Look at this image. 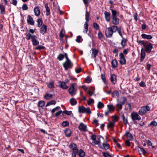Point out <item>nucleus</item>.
Listing matches in <instances>:
<instances>
[{"instance_id": "f257e3e1", "label": "nucleus", "mask_w": 157, "mask_h": 157, "mask_svg": "<svg viewBox=\"0 0 157 157\" xmlns=\"http://www.w3.org/2000/svg\"><path fill=\"white\" fill-rule=\"evenodd\" d=\"M137 42L139 44L143 45L146 52L147 53L150 52L153 48V44L146 40H137Z\"/></svg>"}, {"instance_id": "f03ea898", "label": "nucleus", "mask_w": 157, "mask_h": 157, "mask_svg": "<svg viewBox=\"0 0 157 157\" xmlns=\"http://www.w3.org/2000/svg\"><path fill=\"white\" fill-rule=\"evenodd\" d=\"M69 147L73 151L72 153V157H76V154L78 152V149L76 145L74 143H72L69 145Z\"/></svg>"}, {"instance_id": "7ed1b4c3", "label": "nucleus", "mask_w": 157, "mask_h": 157, "mask_svg": "<svg viewBox=\"0 0 157 157\" xmlns=\"http://www.w3.org/2000/svg\"><path fill=\"white\" fill-rule=\"evenodd\" d=\"M150 109L148 105L141 107L139 111V114L140 115L144 114L147 111L150 110Z\"/></svg>"}, {"instance_id": "20e7f679", "label": "nucleus", "mask_w": 157, "mask_h": 157, "mask_svg": "<svg viewBox=\"0 0 157 157\" xmlns=\"http://www.w3.org/2000/svg\"><path fill=\"white\" fill-rule=\"evenodd\" d=\"M117 31H118L119 35L122 38V40L121 42V44L122 46V47L124 48L126 44V40L125 39H124L123 37L122 34L121 33V27H120L118 28Z\"/></svg>"}, {"instance_id": "39448f33", "label": "nucleus", "mask_w": 157, "mask_h": 157, "mask_svg": "<svg viewBox=\"0 0 157 157\" xmlns=\"http://www.w3.org/2000/svg\"><path fill=\"white\" fill-rule=\"evenodd\" d=\"M119 56L120 57L119 60L120 63L122 65L125 64L126 63V60L123 53L121 52L119 54Z\"/></svg>"}, {"instance_id": "423d86ee", "label": "nucleus", "mask_w": 157, "mask_h": 157, "mask_svg": "<svg viewBox=\"0 0 157 157\" xmlns=\"http://www.w3.org/2000/svg\"><path fill=\"white\" fill-rule=\"evenodd\" d=\"M76 83L72 84L70 87L68 91L70 94L73 96L75 94L76 90L75 89V86L76 85Z\"/></svg>"}, {"instance_id": "0eeeda50", "label": "nucleus", "mask_w": 157, "mask_h": 157, "mask_svg": "<svg viewBox=\"0 0 157 157\" xmlns=\"http://www.w3.org/2000/svg\"><path fill=\"white\" fill-rule=\"evenodd\" d=\"M63 66L66 70H68L69 68H71L73 66V64L71 63L70 60H66L63 64Z\"/></svg>"}, {"instance_id": "6e6552de", "label": "nucleus", "mask_w": 157, "mask_h": 157, "mask_svg": "<svg viewBox=\"0 0 157 157\" xmlns=\"http://www.w3.org/2000/svg\"><path fill=\"white\" fill-rule=\"evenodd\" d=\"M131 118L132 121L140 120L141 117L136 113L133 112L131 113Z\"/></svg>"}, {"instance_id": "1a4fd4ad", "label": "nucleus", "mask_w": 157, "mask_h": 157, "mask_svg": "<svg viewBox=\"0 0 157 157\" xmlns=\"http://www.w3.org/2000/svg\"><path fill=\"white\" fill-rule=\"evenodd\" d=\"M78 111L80 113H88V108H86L83 106H79Z\"/></svg>"}, {"instance_id": "9d476101", "label": "nucleus", "mask_w": 157, "mask_h": 157, "mask_svg": "<svg viewBox=\"0 0 157 157\" xmlns=\"http://www.w3.org/2000/svg\"><path fill=\"white\" fill-rule=\"evenodd\" d=\"M113 32L110 27L107 28L105 29V34L107 38H110L112 36Z\"/></svg>"}, {"instance_id": "9b49d317", "label": "nucleus", "mask_w": 157, "mask_h": 157, "mask_svg": "<svg viewBox=\"0 0 157 157\" xmlns=\"http://www.w3.org/2000/svg\"><path fill=\"white\" fill-rule=\"evenodd\" d=\"M27 22L30 25H34L35 22L33 20V18L30 15H28L27 17Z\"/></svg>"}, {"instance_id": "f8f14e48", "label": "nucleus", "mask_w": 157, "mask_h": 157, "mask_svg": "<svg viewBox=\"0 0 157 157\" xmlns=\"http://www.w3.org/2000/svg\"><path fill=\"white\" fill-rule=\"evenodd\" d=\"M145 52L146 51L143 48H142L141 51V56L140 61L142 62L145 58V56H146V53Z\"/></svg>"}, {"instance_id": "ddd939ff", "label": "nucleus", "mask_w": 157, "mask_h": 157, "mask_svg": "<svg viewBox=\"0 0 157 157\" xmlns=\"http://www.w3.org/2000/svg\"><path fill=\"white\" fill-rule=\"evenodd\" d=\"M104 14L106 21L107 22L110 21L111 18L110 13L108 12L105 11L104 13Z\"/></svg>"}, {"instance_id": "4468645a", "label": "nucleus", "mask_w": 157, "mask_h": 157, "mask_svg": "<svg viewBox=\"0 0 157 157\" xmlns=\"http://www.w3.org/2000/svg\"><path fill=\"white\" fill-rule=\"evenodd\" d=\"M47 29L46 26L44 25H43L40 29V33L43 35L46 32Z\"/></svg>"}, {"instance_id": "2eb2a0df", "label": "nucleus", "mask_w": 157, "mask_h": 157, "mask_svg": "<svg viewBox=\"0 0 157 157\" xmlns=\"http://www.w3.org/2000/svg\"><path fill=\"white\" fill-rule=\"evenodd\" d=\"M37 37L36 36L34 35L33 37L31 40L32 42L33 43V44L34 45H37L39 44V42L36 39Z\"/></svg>"}, {"instance_id": "dca6fc26", "label": "nucleus", "mask_w": 157, "mask_h": 157, "mask_svg": "<svg viewBox=\"0 0 157 157\" xmlns=\"http://www.w3.org/2000/svg\"><path fill=\"white\" fill-rule=\"evenodd\" d=\"M78 128L81 131H86L87 129L86 126L82 123H80Z\"/></svg>"}, {"instance_id": "f3484780", "label": "nucleus", "mask_w": 157, "mask_h": 157, "mask_svg": "<svg viewBox=\"0 0 157 157\" xmlns=\"http://www.w3.org/2000/svg\"><path fill=\"white\" fill-rule=\"evenodd\" d=\"M98 52V51L94 48H92V58H95L96 57L97 55Z\"/></svg>"}, {"instance_id": "a211bd4d", "label": "nucleus", "mask_w": 157, "mask_h": 157, "mask_svg": "<svg viewBox=\"0 0 157 157\" xmlns=\"http://www.w3.org/2000/svg\"><path fill=\"white\" fill-rule=\"evenodd\" d=\"M112 22L113 24L115 25H118L120 22V20L117 17H112Z\"/></svg>"}, {"instance_id": "6ab92c4d", "label": "nucleus", "mask_w": 157, "mask_h": 157, "mask_svg": "<svg viewBox=\"0 0 157 157\" xmlns=\"http://www.w3.org/2000/svg\"><path fill=\"white\" fill-rule=\"evenodd\" d=\"M124 135L127 136V137L128 140H133V138L132 135L129 132H126Z\"/></svg>"}, {"instance_id": "aec40b11", "label": "nucleus", "mask_w": 157, "mask_h": 157, "mask_svg": "<svg viewBox=\"0 0 157 157\" xmlns=\"http://www.w3.org/2000/svg\"><path fill=\"white\" fill-rule=\"evenodd\" d=\"M141 36L144 39H146L147 40L151 39L153 37L151 35L146 34H142Z\"/></svg>"}, {"instance_id": "412c9836", "label": "nucleus", "mask_w": 157, "mask_h": 157, "mask_svg": "<svg viewBox=\"0 0 157 157\" xmlns=\"http://www.w3.org/2000/svg\"><path fill=\"white\" fill-rule=\"evenodd\" d=\"M34 10L35 15L37 17H38L40 13V11L39 7H35L34 9Z\"/></svg>"}, {"instance_id": "4be33fe9", "label": "nucleus", "mask_w": 157, "mask_h": 157, "mask_svg": "<svg viewBox=\"0 0 157 157\" xmlns=\"http://www.w3.org/2000/svg\"><path fill=\"white\" fill-rule=\"evenodd\" d=\"M117 61L116 59H113L111 62L112 67L113 68H115L117 67Z\"/></svg>"}, {"instance_id": "5701e85b", "label": "nucleus", "mask_w": 157, "mask_h": 157, "mask_svg": "<svg viewBox=\"0 0 157 157\" xmlns=\"http://www.w3.org/2000/svg\"><path fill=\"white\" fill-rule=\"evenodd\" d=\"M101 140H102L104 141V138L102 136H100L99 138L98 139V140H96L95 141V144L94 145H100Z\"/></svg>"}, {"instance_id": "b1692460", "label": "nucleus", "mask_w": 157, "mask_h": 157, "mask_svg": "<svg viewBox=\"0 0 157 157\" xmlns=\"http://www.w3.org/2000/svg\"><path fill=\"white\" fill-rule=\"evenodd\" d=\"M110 80L114 84L116 82V76L114 74L112 75L110 77Z\"/></svg>"}, {"instance_id": "393cba45", "label": "nucleus", "mask_w": 157, "mask_h": 157, "mask_svg": "<svg viewBox=\"0 0 157 157\" xmlns=\"http://www.w3.org/2000/svg\"><path fill=\"white\" fill-rule=\"evenodd\" d=\"M60 87L63 89H67L68 88V86L66 85L65 82H60Z\"/></svg>"}, {"instance_id": "a878e982", "label": "nucleus", "mask_w": 157, "mask_h": 157, "mask_svg": "<svg viewBox=\"0 0 157 157\" xmlns=\"http://www.w3.org/2000/svg\"><path fill=\"white\" fill-rule=\"evenodd\" d=\"M52 97V95L51 94H50L49 93H47L44 96V98L47 100H48L51 98Z\"/></svg>"}, {"instance_id": "bb28decb", "label": "nucleus", "mask_w": 157, "mask_h": 157, "mask_svg": "<svg viewBox=\"0 0 157 157\" xmlns=\"http://www.w3.org/2000/svg\"><path fill=\"white\" fill-rule=\"evenodd\" d=\"M45 8H46V15L48 16L50 14V10L48 7V3H46L45 5Z\"/></svg>"}, {"instance_id": "cd10ccee", "label": "nucleus", "mask_w": 157, "mask_h": 157, "mask_svg": "<svg viewBox=\"0 0 157 157\" xmlns=\"http://www.w3.org/2000/svg\"><path fill=\"white\" fill-rule=\"evenodd\" d=\"M64 133L66 136L67 137L70 136L71 134V131L70 129H68L64 130Z\"/></svg>"}, {"instance_id": "c85d7f7f", "label": "nucleus", "mask_w": 157, "mask_h": 157, "mask_svg": "<svg viewBox=\"0 0 157 157\" xmlns=\"http://www.w3.org/2000/svg\"><path fill=\"white\" fill-rule=\"evenodd\" d=\"M95 90L94 88L92 87H89V95L91 96L94 94V92Z\"/></svg>"}, {"instance_id": "c756f323", "label": "nucleus", "mask_w": 157, "mask_h": 157, "mask_svg": "<svg viewBox=\"0 0 157 157\" xmlns=\"http://www.w3.org/2000/svg\"><path fill=\"white\" fill-rule=\"evenodd\" d=\"M98 37L101 40H103L104 39V36L100 31H99L98 33Z\"/></svg>"}, {"instance_id": "7c9ffc66", "label": "nucleus", "mask_w": 157, "mask_h": 157, "mask_svg": "<svg viewBox=\"0 0 157 157\" xmlns=\"http://www.w3.org/2000/svg\"><path fill=\"white\" fill-rule=\"evenodd\" d=\"M102 145L105 150L108 149L109 147V145L107 143L106 141H104L103 143H102Z\"/></svg>"}, {"instance_id": "2f4dec72", "label": "nucleus", "mask_w": 157, "mask_h": 157, "mask_svg": "<svg viewBox=\"0 0 157 157\" xmlns=\"http://www.w3.org/2000/svg\"><path fill=\"white\" fill-rule=\"evenodd\" d=\"M90 139L92 140V143L94 145L95 144V141L96 140V136L94 134H93L91 136Z\"/></svg>"}, {"instance_id": "473e14b6", "label": "nucleus", "mask_w": 157, "mask_h": 157, "mask_svg": "<svg viewBox=\"0 0 157 157\" xmlns=\"http://www.w3.org/2000/svg\"><path fill=\"white\" fill-rule=\"evenodd\" d=\"M70 101L71 105H75L77 103L76 101L74 98H71L70 99Z\"/></svg>"}, {"instance_id": "72a5a7b5", "label": "nucleus", "mask_w": 157, "mask_h": 157, "mask_svg": "<svg viewBox=\"0 0 157 157\" xmlns=\"http://www.w3.org/2000/svg\"><path fill=\"white\" fill-rule=\"evenodd\" d=\"M34 35H32L30 33H29L26 35L25 38L27 40H29L30 38H31L32 40Z\"/></svg>"}, {"instance_id": "f704fd0d", "label": "nucleus", "mask_w": 157, "mask_h": 157, "mask_svg": "<svg viewBox=\"0 0 157 157\" xmlns=\"http://www.w3.org/2000/svg\"><path fill=\"white\" fill-rule=\"evenodd\" d=\"M112 97H118L119 94L118 91L117 90L114 91L112 94Z\"/></svg>"}, {"instance_id": "c9c22d12", "label": "nucleus", "mask_w": 157, "mask_h": 157, "mask_svg": "<svg viewBox=\"0 0 157 157\" xmlns=\"http://www.w3.org/2000/svg\"><path fill=\"white\" fill-rule=\"evenodd\" d=\"M121 99L122 101H119L118 103L123 105L124 104L125 101L127 100V99L125 97H123L121 98Z\"/></svg>"}, {"instance_id": "e433bc0d", "label": "nucleus", "mask_w": 157, "mask_h": 157, "mask_svg": "<svg viewBox=\"0 0 157 157\" xmlns=\"http://www.w3.org/2000/svg\"><path fill=\"white\" fill-rule=\"evenodd\" d=\"M107 106L109 111H113L115 109L113 105H108Z\"/></svg>"}, {"instance_id": "4c0bfd02", "label": "nucleus", "mask_w": 157, "mask_h": 157, "mask_svg": "<svg viewBox=\"0 0 157 157\" xmlns=\"http://www.w3.org/2000/svg\"><path fill=\"white\" fill-rule=\"evenodd\" d=\"M118 28H119L117 26L115 25H113L110 27V29H112V30L113 33L116 32L117 31Z\"/></svg>"}, {"instance_id": "58836bf2", "label": "nucleus", "mask_w": 157, "mask_h": 157, "mask_svg": "<svg viewBox=\"0 0 157 157\" xmlns=\"http://www.w3.org/2000/svg\"><path fill=\"white\" fill-rule=\"evenodd\" d=\"M114 122H110L107 124V127L108 128H113L114 124Z\"/></svg>"}, {"instance_id": "ea45409f", "label": "nucleus", "mask_w": 157, "mask_h": 157, "mask_svg": "<svg viewBox=\"0 0 157 157\" xmlns=\"http://www.w3.org/2000/svg\"><path fill=\"white\" fill-rule=\"evenodd\" d=\"M88 25L87 22H85L84 25V30L83 31L84 33H86L88 30Z\"/></svg>"}, {"instance_id": "a19ab883", "label": "nucleus", "mask_w": 157, "mask_h": 157, "mask_svg": "<svg viewBox=\"0 0 157 157\" xmlns=\"http://www.w3.org/2000/svg\"><path fill=\"white\" fill-rule=\"evenodd\" d=\"M45 104V102L43 101H40L38 102V106L40 107H42Z\"/></svg>"}, {"instance_id": "79ce46f5", "label": "nucleus", "mask_w": 157, "mask_h": 157, "mask_svg": "<svg viewBox=\"0 0 157 157\" xmlns=\"http://www.w3.org/2000/svg\"><path fill=\"white\" fill-rule=\"evenodd\" d=\"M112 17H117V12L114 10L111 9Z\"/></svg>"}, {"instance_id": "37998d69", "label": "nucleus", "mask_w": 157, "mask_h": 157, "mask_svg": "<svg viewBox=\"0 0 157 157\" xmlns=\"http://www.w3.org/2000/svg\"><path fill=\"white\" fill-rule=\"evenodd\" d=\"M104 104L101 101H99L98 105L97 107L98 109H101L103 108L104 106Z\"/></svg>"}, {"instance_id": "c03bdc74", "label": "nucleus", "mask_w": 157, "mask_h": 157, "mask_svg": "<svg viewBox=\"0 0 157 157\" xmlns=\"http://www.w3.org/2000/svg\"><path fill=\"white\" fill-rule=\"evenodd\" d=\"M48 87L50 88H53L54 87V82L53 81H51L48 85Z\"/></svg>"}, {"instance_id": "a18cd8bd", "label": "nucleus", "mask_w": 157, "mask_h": 157, "mask_svg": "<svg viewBox=\"0 0 157 157\" xmlns=\"http://www.w3.org/2000/svg\"><path fill=\"white\" fill-rule=\"evenodd\" d=\"M64 55L62 54H59L58 56L57 59L61 61L63 60L64 58Z\"/></svg>"}, {"instance_id": "49530a36", "label": "nucleus", "mask_w": 157, "mask_h": 157, "mask_svg": "<svg viewBox=\"0 0 157 157\" xmlns=\"http://www.w3.org/2000/svg\"><path fill=\"white\" fill-rule=\"evenodd\" d=\"M85 155V153L82 150H80L79 152V155L80 157H84Z\"/></svg>"}, {"instance_id": "de8ad7c7", "label": "nucleus", "mask_w": 157, "mask_h": 157, "mask_svg": "<svg viewBox=\"0 0 157 157\" xmlns=\"http://www.w3.org/2000/svg\"><path fill=\"white\" fill-rule=\"evenodd\" d=\"M37 22L38 24V27L41 26L43 24L42 21L41 19H37Z\"/></svg>"}, {"instance_id": "09e8293b", "label": "nucleus", "mask_w": 157, "mask_h": 157, "mask_svg": "<svg viewBox=\"0 0 157 157\" xmlns=\"http://www.w3.org/2000/svg\"><path fill=\"white\" fill-rule=\"evenodd\" d=\"M152 125L153 126L155 127L157 126V123L155 121H151L148 125V126Z\"/></svg>"}, {"instance_id": "8fccbe9b", "label": "nucleus", "mask_w": 157, "mask_h": 157, "mask_svg": "<svg viewBox=\"0 0 157 157\" xmlns=\"http://www.w3.org/2000/svg\"><path fill=\"white\" fill-rule=\"evenodd\" d=\"M122 118L124 124H128L127 118H126L124 115L122 116Z\"/></svg>"}, {"instance_id": "3c124183", "label": "nucleus", "mask_w": 157, "mask_h": 157, "mask_svg": "<svg viewBox=\"0 0 157 157\" xmlns=\"http://www.w3.org/2000/svg\"><path fill=\"white\" fill-rule=\"evenodd\" d=\"M0 9L1 10V13L3 14V13L5 11V8L2 5H0Z\"/></svg>"}, {"instance_id": "603ef678", "label": "nucleus", "mask_w": 157, "mask_h": 157, "mask_svg": "<svg viewBox=\"0 0 157 157\" xmlns=\"http://www.w3.org/2000/svg\"><path fill=\"white\" fill-rule=\"evenodd\" d=\"M56 103V101H55L53 100L48 103L46 106H47L52 105H55Z\"/></svg>"}, {"instance_id": "864d4df0", "label": "nucleus", "mask_w": 157, "mask_h": 157, "mask_svg": "<svg viewBox=\"0 0 157 157\" xmlns=\"http://www.w3.org/2000/svg\"><path fill=\"white\" fill-rule=\"evenodd\" d=\"M93 26L96 30H98L99 29V25L96 23H93Z\"/></svg>"}, {"instance_id": "5fc2aeb1", "label": "nucleus", "mask_w": 157, "mask_h": 157, "mask_svg": "<svg viewBox=\"0 0 157 157\" xmlns=\"http://www.w3.org/2000/svg\"><path fill=\"white\" fill-rule=\"evenodd\" d=\"M22 8L23 10H28V7L26 4H24L22 6Z\"/></svg>"}, {"instance_id": "6e6d98bb", "label": "nucleus", "mask_w": 157, "mask_h": 157, "mask_svg": "<svg viewBox=\"0 0 157 157\" xmlns=\"http://www.w3.org/2000/svg\"><path fill=\"white\" fill-rule=\"evenodd\" d=\"M63 113L65 114L68 115H71L72 113V111H67V110H65L64 111H63Z\"/></svg>"}, {"instance_id": "4d7b16f0", "label": "nucleus", "mask_w": 157, "mask_h": 157, "mask_svg": "<svg viewBox=\"0 0 157 157\" xmlns=\"http://www.w3.org/2000/svg\"><path fill=\"white\" fill-rule=\"evenodd\" d=\"M69 123L66 121L63 122L62 124V125L64 127L67 126L69 125Z\"/></svg>"}, {"instance_id": "13d9d810", "label": "nucleus", "mask_w": 157, "mask_h": 157, "mask_svg": "<svg viewBox=\"0 0 157 157\" xmlns=\"http://www.w3.org/2000/svg\"><path fill=\"white\" fill-rule=\"evenodd\" d=\"M87 6H86V13L85 15V19L87 21H88V13L87 10Z\"/></svg>"}, {"instance_id": "bf43d9fd", "label": "nucleus", "mask_w": 157, "mask_h": 157, "mask_svg": "<svg viewBox=\"0 0 157 157\" xmlns=\"http://www.w3.org/2000/svg\"><path fill=\"white\" fill-rule=\"evenodd\" d=\"M44 48L45 47L44 46L40 45L36 47V50H41L44 49Z\"/></svg>"}, {"instance_id": "052dcab7", "label": "nucleus", "mask_w": 157, "mask_h": 157, "mask_svg": "<svg viewBox=\"0 0 157 157\" xmlns=\"http://www.w3.org/2000/svg\"><path fill=\"white\" fill-rule=\"evenodd\" d=\"M137 16H138V14L136 13H134L133 17L136 21H137V20H138Z\"/></svg>"}, {"instance_id": "680f3d73", "label": "nucleus", "mask_w": 157, "mask_h": 157, "mask_svg": "<svg viewBox=\"0 0 157 157\" xmlns=\"http://www.w3.org/2000/svg\"><path fill=\"white\" fill-rule=\"evenodd\" d=\"M130 140H127L126 141L125 143L126 145L128 147L130 146L131 145V143L130 142Z\"/></svg>"}, {"instance_id": "e2e57ef3", "label": "nucleus", "mask_w": 157, "mask_h": 157, "mask_svg": "<svg viewBox=\"0 0 157 157\" xmlns=\"http://www.w3.org/2000/svg\"><path fill=\"white\" fill-rule=\"evenodd\" d=\"M103 155L104 157H111L110 155L105 152L103 153Z\"/></svg>"}, {"instance_id": "0e129e2a", "label": "nucleus", "mask_w": 157, "mask_h": 157, "mask_svg": "<svg viewBox=\"0 0 157 157\" xmlns=\"http://www.w3.org/2000/svg\"><path fill=\"white\" fill-rule=\"evenodd\" d=\"M112 117L113 121V122H114V123H115V122L118 119V117L115 116H113Z\"/></svg>"}, {"instance_id": "69168bd1", "label": "nucleus", "mask_w": 157, "mask_h": 157, "mask_svg": "<svg viewBox=\"0 0 157 157\" xmlns=\"http://www.w3.org/2000/svg\"><path fill=\"white\" fill-rule=\"evenodd\" d=\"M94 100L92 98H89V105L91 104H94Z\"/></svg>"}, {"instance_id": "338daca9", "label": "nucleus", "mask_w": 157, "mask_h": 157, "mask_svg": "<svg viewBox=\"0 0 157 157\" xmlns=\"http://www.w3.org/2000/svg\"><path fill=\"white\" fill-rule=\"evenodd\" d=\"M117 106L118 107L119 109L121 110L122 108V105L118 103L117 105Z\"/></svg>"}, {"instance_id": "774afa93", "label": "nucleus", "mask_w": 157, "mask_h": 157, "mask_svg": "<svg viewBox=\"0 0 157 157\" xmlns=\"http://www.w3.org/2000/svg\"><path fill=\"white\" fill-rule=\"evenodd\" d=\"M140 86L141 87H145L146 85L145 82H141L139 84Z\"/></svg>"}]
</instances>
